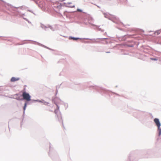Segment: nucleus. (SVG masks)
<instances>
[{"instance_id":"nucleus-9","label":"nucleus","mask_w":161,"mask_h":161,"mask_svg":"<svg viewBox=\"0 0 161 161\" xmlns=\"http://www.w3.org/2000/svg\"><path fill=\"white\" fill-rule=\"evenodd\" d=\"M151 59L152 60H157L156 58H151Z\"/></svg>"},{"instance_id":"nucleus-1","label":"nucleus","mask_w":161,"mask_h":161,"mask_svg":"<svg viewBox=\"0 0 161 161\" xmlns=\"http://www.w3.org/2000/svg\"><path fill=\"white\" fill-rule=\"evenodd\" d=\"M23 97V99L27 101L31 100V96L29 94L26 93L25 91H23L22 95Z\"/></svg>"},{"instance_id":"nucleus-6","label":"nucleus","mask_w":161,"mask_h":161,"mask_svg":"<svg viewBox=\"0 0 161 161\" xmlns=\"http://www.w3.org/2000/svg\"><path fill=\"white\" fill-rule=\"evenodd\" d=\"M26 103H25V105H24V108H23V109H24V110L25 111V108H26Z\"/></svg>"},{"instance_id":"nucleus-11","label":"nucleus","mask_w":161,"mask_h":161,"mask_svg":"<svg viewBox=\"0 0 161 161\" xmlns=\"http://www.w3.org/2000/svg\"><path fill=\"white\" fill-rule=\"evenodd\" d=\"M24 90H25V88H24Z\"/></svg>"},{"instance_id":"nucleus-10","label":"nucleus","mask_w":161,"mask_h":161,"mask_svg":"<svg viewBox=\"0 0 161 161\" xmlns=\"http://www.w3.org/2000/svg\"><path fill=\"white\" fill-rule=\"evenodd\" d=\"M70 7H74V5L71 6Z\"/></svg>"},{"instance_id":"nucleus-7","label":"nucleus","mask_w":161,"mask_h":161,"mask_svg":"<svg viewBox=\"0 0 161 161\" xmlns=\"http://www.w3.org/2000/svg\"><path fill=\"white\" fill-rule=\"evenodd\" d=\"M159 130V135L160 136L161 134V130L160 129H158Z\"/></svg>"},{"instance_id":"nucleus-4","label":"nucleus","mask_w":161,"mask_h":161,"mask_svg":"<svg viewBox=\"0 0 161 161\" xmlns=\"http://www.w3.org/2000/svg\"><path fill=\"white\" fill-rule=\"evenodd\" d=\"M19 78H15L14 77H12L11 79V81L12 82H15L19 80Z\"/></svg>"},{"instance_id":"nucleus-5","label":"nucleus","mask_w":161,"mask_h":161,"mask_svg":"<svg viewBox=\"0 0 161 161\" xmlns=\"http://www.w3.org/2000/svg\"><path fill=\"white\" fill-rule=\"evenodd\" d=\"M70 38L73 40H77L80 39L79 38H75V37H71Z\"/></svg>"},{"instance_id":"nucleus-8","label":"nucleus","mask_w":161,"mask_h":161,"mask_svg":"<svg viewBox=\"0 0 161 161\" xmlns=\"http://www.w3.org/2000/svg\"><path fill=\"white\" fill-rule=\"evenodd\" d=\"M104 39L102 38V39H98L97 40H100V41H103Z\"/></svg>"},{"instance_id":"nucleus-2","label":"nucleus","mask_w":161,"mask_h":161,"mask_svg":"<svg viewBox=\"0 0 161 161\" xmlns=\"http://www.w3.org/2000/svg\"><path fill=\"white\" fill-rule=\"evenodd\" d=\"M154 122L156 123V125L157 126L158 129H159L160 126L161 125L158 119L157 118H155L154 120Z\"/></svg>"},{"instance_id":"nucleus-3","label":"nucleus","mask_w":161,"mask_h":161,"mask_svg":"<svg viewBox=\"0 0 161 161\" xmlns=\"http://www.w3.org/2000/svg\"><path fill=\"white\" fill-rule=\"evenodd\" d=\"M62 5L61 3H58L54 4V7L58 9H60L61 8Z\"/></svg>"}]
</instances>
